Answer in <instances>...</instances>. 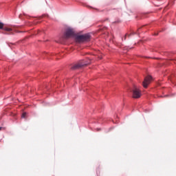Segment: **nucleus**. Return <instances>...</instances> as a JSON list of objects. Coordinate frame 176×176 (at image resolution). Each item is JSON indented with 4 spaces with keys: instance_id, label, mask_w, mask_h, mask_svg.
<instances>
[{
    "instance_id": "nucleus-6",
    "label": "nucleus",
    "mask_w": 176,
    "mask_h": 176,
    "mask_svg": "<svg viewBox=\"0 0 176 176\" xmlns=\"http://www.w3.org/2000/svg\"><path fill=\"white\" fill-rule=\"evenodd\" d=\"M3 30L4 31H6L7 32H12V31H13V29L12 28H8V27H4L3 28Z\"/></svg>"
},
{
    "instance_id": "nucleus-9",
    "label": "nucleus",
    "mask_w": 176,
    "mask_h": 176,
    "mask_svg": "<svg viewBox=\"0 0 176 176\" xmlns=\"http://www.w3.org/2000/svg\"><path fill=\"white\" fill-rule=\"evenodd\" d=\"M127 36H130V34H126L125 35V39H126V38H127Z\"/></svg>"
},
{
    "instance_id": "nucleus-4",
    "label": "nucleus",
    "mask_w": 176,
    "mask_h": 176,
    "mask_svg": "<svg viewBox=\"0 0 176 176\" xmlns=\"http://www.w3.org/2000/svg\"><path fill=\"white\" fill-rule=\"evenodd\" d=\"M132 93L133 98H140V97H141V91L137 87L133 89Z\"/></svg>"
},
{
    "instance_id": "nucleus-2",
    "label": "nucleus",
    "mask_w": 176,
    "mask_h": 176,
    "mask_svg": "<svg viewBox=\"0 0 176 176\" xmlns=\"http://www.w3.org/2000/svg\"><path fill=\"white\" fill-rule=\"evenodd\" d=\"M72 36H75V32L74 31V29L67 28L65 32V39H69V38H72Z\"/></svg>"
},
{
    "instance_id": "nucleus-11",
    "label": "nucleus",
    "mask_w": 176,
    "mask_h": 176,
    "mask_svg": "<svg viewBox=\"0 0 176 176\" xmlns=\"http://www.w3.org/2000/svg\"><path fill=\"white\" fill-rule=\"evenodd\" d=\"M4 34H9V33H4Z\"/></svg>"
},
{
    "instance_id": "nucleus-1",
    "label": "nucleus",
    "mask_w": 176,
    "mask_h": 176,
    "mask_svg": "<svg viewBox=\"0 0 176 176\" xmlns=\"http://www.w3.org/2000/svg\"><path fill=\"white\" fill-rule=\"evenodd\" d=\"M90 38H91L90 34L87 33L85 34L76 36V42H89V41H90Z\"/></svg>"
},
{
    "instance_id": "nucleus-8",
    "label": "nucleus",
    "mask_w": 176,
    "mask_h": 176,
    "mask_svg": "<svg viewBox=\"0 0 176 176\" xmlns=\"http://www.w3.org/2000/svg\"><path fill=\"white\" fill-rule=\"evenodd\" d=\"M27 116V113H23L21 116V118H25Z\"/></svg>"
},
{
    "instance_id": "nucleus-7",
    "label": "nucleus",
    "mask_w": 176,
    "mask_h": 176,
    "mask_svg": "<svg viewBox=\"0 0 176 176\" xmlns=\"http://www.w3.org/2000/svg\"><path fill=\"white\" fill-rule=\"evenodd\" d=\"M3 23H2V22H0V30H3Z\"/></svg>"
},
{
    "instance_id": "nucleus-3",
    "label": "nucleus",
    "mask_w": 176,
    "mask_h": 176,
    "mask_svg": "<svg viewBox=\"0 0 176 176\" xmlns=\"http://www.w3.org/2000/svg\"><path fill=\"white\" fill-rule=\"evenodd\" d=\"M90 63H86L85 60H81L78 63L75 64L72 67V69H79V68H82V67H85V65H88Z\"/></svg>"
},
{
    "instance_id": "nucleus-5",
    "label": "nucleus",
    "mask_w": 176,
    "mask_h": 176,
    "mask_svg": "<svg viewBox=\"0 0 176 176\" xmlns=\"http://www.w3.org/2000/svg\"><path fill=\"white\" fill-rule=\"evenodd\" d=\"M152 80V77L151 76H146L144 78V80L142 82L143 87L146 89L148 87V85L151 83V81Z\"/></svg>"
},
{
    "instance_id": "nucleus-10",
    "label": "nucleus",
    "mask_w": 176,
    "mask_h": 176,
    "mask_svg": "<svg viewBox=\"0 0 176 176\" xmlns=\"http://www.w3.org/2000/svg\"><path fill=\"white\" fill-rule=\"evenodd\" d=\"M1 130H2V127L0 126V131H1Z\"/></svg>"
}]
</instances>
